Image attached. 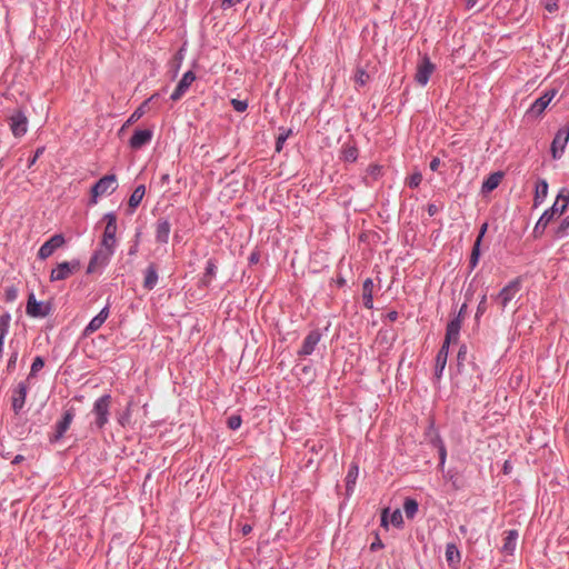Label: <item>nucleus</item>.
<instances>
[{"label": "nucleus", "instance_id": "47", "mask_svg": "<svg viewBox=\"0 0 569 569\" xmlns=\"http://www.w3.org/2000/svg\"><path fill=\"white\" fill-rule=\"evenodd\" d=\"M18 356H19V353H18V351H17V350H14V351L10 355V358H9V360H8V363H7V370H8L9 372H11V371H13V370H14L16 365H17V361H18Z\"/></svg>", "mask_w": 569, "mask_h": 569}, {"label": "nucleus", "instance_id": "58", "mask_svg": "<svg viewBox=\"0 0 569 569\" xmlns=\"http://www.w3.org/2000/svg\"><path fill=\"white\" fill-rule=\"evenodd\" d=\"M487 229H488V223H483V224L481 226L480 231H479V234H478V237H477V239H480V242L482 241V238H483V236H485V233H486Z\"/></svg>", "mask_w": 569, "mask_h": 569}, {"label": "nucleus", "instance_id": "41", "mask_svg": "<svg viewBox=\"0 0 569 569\" xmlns=\"http://www.w3.org/2000/svg\"><path fill=\"white\" fill-rule=\"evenodd\" d=\"M242 419L239 415H232L227 419V426L231 430H237L241 427Z\"/></svg>", "mask_w": 569, "mask_h": 569}, {"label": "nucleus", "instance_id": "19", "mask_svg": "<svg viewBox=\"0 0 569 569\" xmlns=\"http://www.w3.org/2000/svg\"><path fill=\"white\" fill-rule=\"evenodd\" d=\"M556 93V90H549L545 92V94L532 102L529 112L533 113L535 116H540L549 106Z\"/></svg>", "mask_w": 569, "mask_h": 569}, {"label": "nucleus", "instance_id": "4", "mask_svg": "<svg viewBox=\"0 0 569 569\" xmlns=\"http://www.w3.org/2000/svg\"><path fill=\"white\" fill-rule=\"evenodd\" d=\"M111 396L103 395L93 403L92 412L96 416L94 425L98 429H102L109 421Z\"/></svg>", "mask_w": 569, "mask_h": 569}, {"label": "nucleus", "instance_id": "2", "mask_svg": "<svg viewBox=\"0 0 569 569\" xmlns=\"http://www.w3.org/2000/svg\"><path fill=\"white\" fill-rule=\"evenodd\" d=\"M103 220L106 221V227L100 246L114 251L117 244V216L114 212H108L103 216Z\"/></svg>", "mask_w": 569, "mask_h": 569}, {"label": "nucleus", "instance_id": "48", "mask_svg": "<svg viewBox=\"0 0 569 569\" xmlns=\"http://www.w3.org/2000/svg\"><path fill=\"white\" fill-rule=\"evenodd\" d=\"M430 443L438 450L440 449V446H445L441 437L438 432L430 433Z\"/></svg>", "mask_w": 569, "mask_h": 569}, {"label": "nucleus", "instance_id": "8", "mask_svg": "<svg viewBox=\"0 0 569 569\" xmlns=\"http://www.w3.org/2000/svg\"><path fill=\"white\" fill-rule=\"evenodd\" d=\"M26 312L32 318H44L50 315V303L38 301L34 293H30L27 301Z\"/></svg>", "mask_w": 569, "mask_h": 569}, {"label": "nucleus", "instance_id": "57", "mask_svg": "<svg viewBox=\"0 0 569 569\" xmlns=\"http://www.w3.org/2000/svg\"><path fill=\"white\" fill-rule=\"evenodd\" d=\"M467 311V303H463L458 312V315L455 318H459L461 321L465 317V313Z\"/></svg>", "mask_w": 569, "mask_h": 569}, {"label": "nucleus", "instance_id": "30", "mask_svg": "<svg viewBox=\"0 0 569 569\" xmlns=\"http://www.w3.org/2000/svg\"><path fill=\"white\" fill-rule=\"evenodd\" d=\"M146 194V187L143 184L138 186L129 198V207L134 210L142 201Z\"/></svg>", "mask_w": 569, "mask_h": 569}, {"label": "nucleus", "instance_id": "46", "mask_svg": "<svg viewBox=\"0 0 569 569\" xmlns=\"http://www.w3.org/2000/svg\"><path fill=\"white\" fill-rule=\"evenodd\" d=\"M231 104L233 109L238 112H243L248 108V102L246 100L232 99Z\"/></svg>", "mask_w": 569, "mask_h": 569}, {"label": "nucleus", "instance_id": "56", "mask_svg": "<svg viewBox=\"0 0 569 569\" xmlns=\"http://www.w3.org/2000/svg\"><path fill=\"white\" fill-rule=\"evenodd\" d=\"M427 211L429 216H435L438 212V207L433 203L428 204Z\"/></svg>", "mask_w": 569, "mask_h": 569}, {"label": "nucleus", "instance_id": "42", "mask_svg": "<svg viewBox=\"0 0 569 569\" xmlns=\"http://www.w3.org/2000/svg\"><path fill=\"white\" fill-rule=\"evenodd\" d=\"M548 224L549 223L547 221H543V219L540 217L533 228L535 237H540L545 232Z\"/></svg>", "mask_w": 569, "mask_h": 569}, {"label": "nucleus", "instance_id": "50", "mask_svg": "<svg viewBox=\"0 0 569 569\" xmlns=\"http://www.w3.org/2000/svg\"><path fill=\"white\" fill-rule=\"evenodd\" d=\"M368 173L373 178V179H378L381 174V167L378 166V164H371L369 168H368Z\"/></svg>", "mask_w": 569, "mask_h": 569}, {"label": "nucleus", "instance_id": "9", "mask_svg": "<svg viewBox=\"0 0 569 569\" xmlns=\"http://www.w3.org/2000/svg\"><path fill=\"white\" fill-rule=\"evenodd\" d=\"M569 141V128L563 127L560 128L552 140L551 143V156L553 159H560L565 152L567 143Z\"/></svg>", "mask_w": 569, "mask_h": 569}, {"label": "nucleus", "instance_id": "45", "mask_svg": "<svg viewBox=\"0 0 569 569\" xmlns=\"http://www.w3.org/2000/svg\"><path fill=\"white\" fill-rule=\"evenodd\" d=\"M143 114V109L142 107H139L138 109H136L133 111V113L129 117V119L127 120V122L123 124L122 129L133 122H136L137 120H139Z\"/></svg>", "mask_w": 569, "mask_h": 569}, {"label": "nucleus", "instance_id": "60", "mask_svg": "<svg viewBox=\"0 0 569 569\" xmlns=\"http://www.w3.org/2000/svg\"><path fill=\"white\" fill-rule=\"evenodd\" d=\"M387 318L390 321H396L398 319V312L397 311H390V312H388Z\"/></svg>", "mask_w": 569, "mask_h": 569}, {"label": "nucleus", "instance_id": "63", "mask_svg": "<svg viewBox=\"0 0 569 569\" xmlns=\"http://www.w3.org/2000/svg\"><path fill=\"white\" fill-rule=\"evenodd\" d=\"M251 530H252V527H251L250 525H244V526L242 527V533H243V535H248V533H250V532H251Z\"/></svg>", "mask_w": 569, "mask_h": 569}, {"label": "nucleus", "instance_id": "7", "mask_svg": "<svg viewBox=\"0 0 569 569\" xmlns=\"http://www.w3.org/2000/svg\"><path fill=\"white\" fill-rule=\"evenodd\" d=\"M10 130L16 138L24 136L28 131V118L21 109H16L8 118Z\"/></svg>", "mask_w": 569, "mask_h": 569}, {"label": "nucleus", "instance_id": "11", "mask_svg": "<svg viewBox=\"0 0 569 569\" xmlns=\"http://www.w3.org/2000/svg\"><path fill=\"white\" fill-rule=\"evenodd\" d=\"M521 289V282L519 279L510 281L505 286L500 292L496 296V300L500 303L501 308L505 309L508 303L518 295Z\"/></svg>", "mask_w": 569, "mask_h": 569}, {"label": "nucleus", "instance_id": "33", "mask_svg": "<svg viewBox=\"0 0 569 569\" xmlns=\"http://www.w3.org/2000/svg\"><path fill=\"white\" fill-rule=\"evenodd\" d=\"M446 559L449 565H457L460 562V552L453 543L447 545Z\"/></svg>", "mask_w": 569, "mask_h": 569}, {"label": "nucleus", "instance_id": "23", "mask_svg": "<svg viewBox=\"0 0 569 569\" xmlns=\"http://www.w3.org/2000/svg\"><path fill=\"white\" fill-rule=\"evenodd\" d=\"M171 226L167 219H160L157 222L156 240L159 243H168Z\"/></svg>", "mask_w": 569, "mask_h": 569}, {"label": "nucleus", "instance_id": "36", "mask_svg": "<svg viewBox=\"0 0 569 569\" xmlns=\"http://www.w3.org/2000/svg\"><path fill=\"white\" fill-rule=\"evenodd\" d=\"M279 130L281 131V133L277 137V140H276V151L277 152H280L282 150L284 142L292 133L291 129L287 130L284 128H280Z\"/></svg>", "mask_w": 569, "mask_h": 569}, {"label": "nucleus", "instance_id": "15", "mask_svg": "<svg viewBox=\"0 0 569 569\" xmlns=\"http://www.w3.org/2000/svg\"><path fill=\"white\" fill-rule=\"evenodd\" d=\"M109 315H110V309H109V306L107 305L106 307H103L100 310V312L96 317H93L90 320V322L83 329L82 335L84 337H89L92 333H94L96 331H98L102 327V325L106 322V320L108 319Z\"/></svg>", "mask_w": 569, "mask_h": 569}, {"label": "nucleus", "instance_id": "62", "mask_svg": "<svg viewBox=\"0 0 569 569\" xmlns=\"http://www.w3.org/2000/svg\"><path fill=\"white\" fill-rule=\"evenodd\" d=\"M23 460H24V457H23V456H21V455H17V456L13 458L12 463H13V465H17V463H20V462H21V461H23Z\"/></svg>", "mask_w": 569, "mask_h": 569}, {"label": "nucleus", "instance_id": "21", "mask_svg": "<svg viewBox=\"0 0 569 569\" xmlns=\"http://www.w3.org/2000/svg\"><path fill=\"white\" fill-rule=\"evenodd\" d=\"M388 512H389L388 508L383 509V511L381 513V526L385 528H388L389 522H390L392 526H395L397 528L402 527L403 517H402V512L400 511V509L393 510L392 513L390 515L389 520H388Z\"/></svg>", "mask_w": 569, "mask_h": 569}, {"label": "nucleus", "instance_id": "54", "mask_svg": "<svg viewBox=\"0 0 569 569\" xmlns=\"http://www.w3.org/2000/svg\"><path fill=\"white\" fill-rule=\"evenodd\" d=\"M430 169L432 171H437L439 166H440V159L439 158H433L431 161H430Z\"/></svg>", "mask_w": 569, "mask_h": 569}, {"label": "nucleus", "instance_id": "5", "mask_svg": "<svg viewBox=\"0 0 569 569\" xmlns=\"http://www.w3.org/2000/svg\"><path fill=\"white\" fill-rule=\"evenodd\" d=\"M114 251L100 246L90 258L87 273L101 272L110 262Z\"/></svg>", "mask_w": 569, "mask_h": 569}, {"label": "nucleus", "instance_id": "51", "mask_svg": "<svg viewBox=\"0 0 569 569\" xmlns=\"http://www.w3.org/2000/svg\"><path fill=\"white\" fill-rule=\"evenodd\" d=\"M18 297V291L14 287H9L6 289V299L7 301H13Z\"/></svg>", "mask_w": 569, "mask_h": 569}, {"label": "nucleus", "instance_id": "22", "mask_svg": "<svg viewBox=\"0 0 569 569\" xmlns=\"http://www.w3.org/2000/svg\"><path fill=\"white\" fill-rule=\"evenodd\" d=\"M448 353H449V346L442 343V346L436 357L435 375L437 378H440L443 373V370L447 365Z\"/></svg>", "mask_w": 569, "mask_h": 569}, {"label": "nucleus", "instance_id": "39", "mask_svg": "<svg viewBox=\"0 0 569 569\" xmlns=\"http://www.w3.org/2000/svg\"><path fill=\"white\" fill-rule=\"evenodd\" d=\"M342 157L345 161L355 162L358 158L357 148L352 146L346 147L342 151Z\"/></svg>", "mask_w": 569, "mask_h": 569}, {"label": "nucleus", "instance_id": "53", "mask_svg": "<svg viewBox=\"0 0 569 569\" xmlns=\"http://www.w3.org/2000/svg\"><path fill=\"white\" fill-rule=\"evenodd\" d=\"M381 548H383V543L381 542V540L379 538H377L376 541L372 542L371 546H370V549L372 551H376V550L381 549Z\"/></svg>", "mask_w": 569, "mask_h": 569}, {"label": "nucleus", "instance_id": "24", "mask_svg": "<svg viewBox=\"0 0 569 569\" xmlns=\"http://www.w3.org/2000/svg\"><path fill=\"white\" fill-rule=\"evenodd\" d=\"M548 196V182L545 179H539L536 183L535 196H533V207L538 208Z\"/></svg>", "mask_w": 569, "mask_h": 569}, {"label": "nucleus", "instance_id": "37", "mask_svg": "<svg viewBox=\"0 0 569 569\" xmlns=\"http://www.w3.org/2000/svg\"><path fill=\"white\" fill-rule=\"evenodd\" d=\"M480 246H481L480 239H476V241L473 243L472 251H471L470 261H469L471 269L476 268V266L478 264L479 257H480Z\"/></svg>", "mask_w": 569, "mask_h": 569}, {"label": "nucleus", "instance_id": "35", "mask_svg": "<svg viewBox=\"0 0 569 569\" xmlns=\"http://www.w3.org/2000/svg\"><path fill=\"white\" fill-rule=\"evenodd\" d=\"M569 231V216L565 217L558 227L553 230V237L557 239H562L568 234Z\"/></svg>", "mask_w": 569, "mask_h": 569}, {"label": "nucleus", "instance_id": "49", "mask_svg": "<svg viewBox=\"0 0 569 569\" xmlns=\"http://www.w3.org/2000/svg\"><path fill=\"white\" fill-rule=\"evenodd\" d=\"M439 453V467L443 469L446 460H447V449L446 446H440V449H438Z\"/></svg>", "mask_w": 569, "mask_h": 569}, {"label": "nucleus", "instance_id": "31", "mask_svg": "<svg viewBox=\"0 0 569 569\" xmlns=\"http://www.w3.org/2000/svg\"><path fill=\"white\" fill-rule=\"evenodd\" d=\"M419 505L417 500L412 498H407L403 502V511L408 519H413L418 512Z\"/></svg>", "mask_w": 569, "mask_h": 569}, {"label": "nucleus", "instance_id": "34", "mask_svg": "<svg viewBox=\"0 0 569 569\" xmlns=\"http://www.w3.org/2000/svg\"><path fill=\"white\" fill-rule=\"evenodd\" d=\"M43 367H44V360H43V358H42V357H40V356H37V357L33 359L32 363H31L30 372H29V375H28V377H27V379H26V380H27L28 382H31V380H32L33 378H36V376L38 375V372H39L40 370H42V368H43Z\"/></svg>", "mask_w": 569, "mask_h": 569}, {"label": "nucleus", "instance_id": "10", "mask_svg": "<svg viewBox=\"0 0 569 569\" xmlns=\"http://www.w3.org/2000/svg\"><path fill=\"white\" fill-rule=\"evenodd\" d=\"M28 381H21L12 389L11 407L16 415L20 413L24 407L28 395Z\"/></svg>", "mask_w": 569, "mask_h": 569}, {"label": "nucleus", "instance_id": "28", "mask_svg": "<svg viewBox=\"0 0 569 569\" xmlns=\"http://www.w3.org/2000/svg\"><path fill=\"white\" fill-rule=\"evenodd\" d=\"M358 475H359V468L356 463H352L350 467H349V470L347 472V476H346V491H347V495H351L353 489H355V486H356V481H357V478H358Z\"/></svg>", "mask_w": 569, "mask_h": 569}, {"label": "nucleus", "instance_id": "44", "mask_svg": "<svg viewBox=\"0 0 569 569\" xmlns=\"http://www.w3.org/2000/svg\"><path fill=\"white\" fill-rule=\"evenodd\" d=\"M487 310V295H482L476 311V319H479Z\"/></svg>", "mask_w": 569, "mask_h": 569}, {"label": "nucleus", "instance_id": "38", "mask_svg": "<svg viewBox=\"0 0 569 569\" xmlns=\"http://www.w3.org/2000/svg\"><path fill=\"white\" fill-rule=\"evenodd\" d=\"M480 246H481L480 239H476V241L473 243L472 251H471L470 261H469L471 269L476 268V266L478 264L479 257H480Z\"/></svg>", "mask_w": 569, "mask_h": 569}, {"label": "nucleus", "instance_id": "6", "mask_svg": "<svg viewBox=\"0 0 569 569\" xmlns=\"http://www.w3.org/2000/svg\"><path fill=\"white\" fill-rule=\"evenodd\" d=\"M80 266L81 264L79 260L60 262L54 269L51 270L50 281L54 282L68 279L80 269Z\"/></svg>", "mask_w": 569, "mask_h": 569}, {"label": "nucleus", "instance_id": "40", "mask_svg": "<svg viewBox=\"0 0 569 569\" xmlns=\"http://www.w3.org/2000/svg\"><path fill=\"white\" fill-rule=\"evenodd\" d=\"M369 79V74L363 69H358L355 74V82L359 87H363Z\"/></svg>", "mask_w": 569, "mask_h": 569}, {"label": "nucleus", "instance_id": "13", "mask_svg": "<svg viewBox=\"0 0 569 569\" xmlns=\"http://www.w3.org/2000/svg\"><path fill=\"white\" fill-rule=\"evenodd\" d=\"M435 69L436 66L430 61V59L427 56H423L417 66V72L415 76V80L417 81V83L420 84L421 87H425L428 83L430 76L433 73Z\"/></svg>", "mask_w": 569, "mask_h": 569}, {"label": "nucleus", "instance_id": "18", "mask_svg": "<svg viewBox=\"0 0 569 569\" xmlns=\"http://www.w3.org/2000/svg\"><path fill=\"white\" fill-rule=\"evenodd\" d=\"M321 340V333L319 330H312L308 333V336L305 338L303 343L298 351L299 356H310L319 341Z\"/></svg>", "mask_w": 569, "mask_h": 569}, {"label": "nucleus", "instance_id": "59", "mask_svg": "<svg viewBox=\"0 0 569 569\" xmlns=\"http://www.w3.org/2000/svg\"><path fill=\"white\" fill-rule=\"evenodd\" d=\"M466 352H467V349L465 346H462L458 352V360H463L465 359V356H466Z\"/></svg>", "mask_w": 569, "mask_h": 569}, {"label": "nucleus", "instance_id": "29", "mask_svg": "<svg viewBox=\"0 0 569 569\" xmlns=\"http://www.w3.org/2000/svg\"><path fill=\"white\" fill-rule=\"evenodd\" d=\"M517 539H518V531L517 530H509L507 531V535L505 537L502 551L508 555H512L516 546H517Z\"/></svg>", "mask_w": 569, "mask_h": 569}, {"label": "nucleus", "instance_id": "20", "mask_svg": "<svg viewBox=\"0 0 569 569\" xmlns=\"http://www.w3.org/2000/svg\"><path fill=\"white\" fill-rule=\"evenodd\" d=\"M462 321L459 318H453L449 321L446 329L445 345L450 346L459 339Z\"/></svg>", "mask_w": 569, "mask_h": 569}, {"label": "nucleus", "instance_id": "61", "mask_svg": "<svg viewBox=\"0 0 569 569\" xmlns=\"http://www.w3.org/2000/svg\"><path fill=\"white\" fill-rule=\"evenodd\" d=\"M478 0H466L467 9H472L477 4Z\"/></svg>", "mask_w": 569, "mask_h": 569}, {"label": "nucleus", "instance_id": "14", "mask_svg": "<svg viewBox=\"0 0 569 569\" xmlns=\"http://www.w3.org/2000/svg\"><path fill=\"white\" fill-rule=\"evenodd\" d=\"M152 137H153L152 129H149V128L136 129L129 140V146L133 150H139V149L143 148L144 146L149 144L152 140Z\"/></svg>", "mask_w": 569, "mask_h": 569}, {"label": "nucleus", "instance_id": "16", "mask_svg": "<svg viewBox=\"0 0 569 569\" xmlns=\"http://www.w3.org/2000/svg\"><path fill=\"white\" fill-rule=\"evenodd\" d=\"M194 80L196 74L192 71H187L186 73H183L176 89L171 93L170 99L172 101H178L179 99H181Z\"/></svg>", "mask_w": 569, "mask_h": 569}, {"label": "nucleus", "instance_id": "25", "mask_svg": "<svg viewBox=\"0 0 569 569\" xmlns=\"http://www.w3.org/2000/svg\"><path fill=\"white\" fill-rule=\"evenodd\" d=\"M159 280L158 269L153 263H150L144 270L143 287L147 290H152Z\"/></svg>", "mask_w": 569, "mask_h": 569}, {"label": "nucleus", "instance_id": "52", "mask_svg": "<svg viewBox=\"0 0 569 569\" xmlns=\"http://www.w3.org/2000/svg\"><path fill=\"white\" fill-rule=\"evenodd\" d=\"M43 152H44V147H40V148H38V149L36 150V152H34V156L29 160L28 166H29V167H32V166L36 163V161L38 160V158H39Z\"/></svg>", "mask_w": 569, "mask_h": 569}, {"label": "nucleus", "instance_id": "64", "mask_svg": "<svg viewBox=\"0 0 569 569\" xmlns=\"http://www.w3.org/2000/svg\"><path fill=\"white\" fill-rule=\"evenodd\" d=\"M546 8H547V10L549 12H552V11H555L557 9V4L556 3H549V4H547Z\"/></svg>", "mask_w": 569, "mask_h": 569}, {"label": "nucleus", "instance_id": "43", "mask_svg": "<svg viewBox=\"0 0 569 569\" xmlns=\"http://www.w3.org/2000/svg\"><path fill=\"white\" fill-rule=\"evenodd\" d=\"M422 181V176L420 172L412 173L408 179V186L412 189L418 188Z\"/></svg>", "mask_w": 569, "mask_h": 569}, {"label": "nucleus", "instance_id": "26", "mask_svg": "<svg viewBox=\"0 0 569 569\" xmlns=\"http://www.w3.org/2000/svg\"><path fill=\"white\" fill-rule=\"evenodd\" d=\"M373 287L375 284L371 278H367L362 283V300L367 309L373 308Z\"/></svg>", "mask_w": 569, "mask_h": 569}, {"label": "nucleus", "instance_id": "12", "mask_svg": "<svg viewBox=\"0 0 569 569\" xmlns=\"http://www.w3.org/2000/svg\"><path fill=\"white\" fill-rule=\"evenodd\" d=\"M64 243L66 239L61 233L53 234L40 247L38 251V258L41 260L49 258Z\"/></svg>", "mask_w": 569, "mask_h": 569}, {"label": "nucleus", "instance_id": "1", "mask_svg": "<svg viewBox=\"0 0 569 569\" xmlns=\"http://www.w3.org/2000/svg\"><path fill=\"white\" fill-rule=\"evenodd\" d=\"M118 188V180L117 176L113 173L106 174L102 178H100L91 188V199L90 202L96 204L98 201V198L111 194L114 192Z\"/></svg>", "mask_w": 569, "mask_h": 569}, {"label": "nucleus", "instance_id": "55", "mask_svg": "<svg viewBox=\"0 0 569 569\" xmlns=\"http://www.w3.org/2000/svg\"><path fill=\"white\" fill-rule=\"evenodd\" d=\"M214 271H216V266L213 262L209 261L208 264H207V268H206V272L207 274H214Z\"/></svg>", "mask_w": 569, "mask_h": 569}, {"label": "nucleus", "instance_id": "17", "mask_svg": "<svg viewBox=\"0 0 569 569\" xmlns=\"http://www.w3.org/2000/svg\"><path fill=\"white\" fill-rule=\"evenodd\" d=\"M74 416L76 409L73 407H70L64 410L62 418L56 423V440H59L60 438L63 437V435L69 429L71 422L73 421Z\"/></svg>", "mask_w": 569, "mask_h": 569}, {"label": "nucleus", "instance_id": "32", "mask_svg": "<svg viewBox=\"0 0 569 569\" xmlns=\"http://www.w3.org/2000/svg\"><path fill=\"white\" fill-rule=\"evenodd\" d=\"M11 322V315L4 312L0 316V342H4V339L9 332Z\"/></svg>", "mask_w": 569, "mask_h": 569}, {"label": "nucleus", "instance_id": "27", "mask_svg": "<svg viewBox=\"0 0 569 569\" xmlns=\"http://www.w3.org/2000/svg\"><path fill=\"white\" fill-rule=\"evenodd\" d=\"M503 178V173L500 171L493 172L487 177V179L482 182L481 191L482 193H488L495 190Z\"/></svg>", "mask_w": 569, "mask_h": 569}, {"label": "nucleus", "instance_id": "3", "mask_svg": "<svg viewBox=\"0 0 569 569\" xmlns=\"http://www.w3.org/2000/svg\"><path fill=\"white\" fill-rule=\"evenodd\" d=\"M569 204V191L566 189H561L556 198V201L553 204L543 211V213L540 216L543 221H547L548 223L552 221L556 217L561 216Z\"/></svg>", "mask_w": 569, "mask_h": 569}]
</instances>
